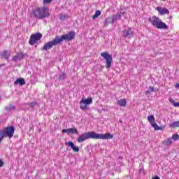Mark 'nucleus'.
<instances>
[{
    "mask_svg": "<svg viewBox=\"0 0 179 179\" xmlns=\"http://www.w3.org/2000/svg\"><path fill=\"white\" fill-rule=\"evenodd\" d=\"M24 58V55H23V53H18L17 54V55L13 57L11 61H14L15 62H16V61H20Z\"/></svg>",
    "mask_w": 179,
    "mask_h": 179,
    "instance_id": "nucleus-13",
    "label": "nucleus"
},
{
    "mask_svg": "<svg viewBox=\"0 0 179 179\" xmlns=\"http://www.w3.org/2000/svg\"><path fill=\"white\" fill-rule=\"evenodd\" d=\"M172 139H174V141H178L179 139V135L178 134H175L172 136Z\"/></svg>",
    "mask_w": 179,
    "mask_h": 179,
    "instance_id": "nucleus-29",
    "label": "nucleus"
},
{
    "mask_svg": "<svg viewBox=\"0 0 179 179\" xmlns=\"http://www.w3.org/2000/svg\"><path fill=\"white\" fill-rule=\"evenodd\" d=\"M113 138H114V136L110 133L100 134L94 131H89L80 135L77 141L78 143H82V142H85V141H87V139H113Z\"/></svg>",
    "mask_w": 179,
    "mask_h": 179,
    "instance_id": "nucleus-1",
    "label": "nucleus"
},
{
    "mask_svg": "<svg viewBox=\"0 0 179 179\" xmlns=\"http://www.w3.org/2000/svg\"><path fill=\"white\" fill-rule=\"evenodd\" d=\"M149 22L151 23L154 27L159 29L160 30H169V26L166 23L163 22L160 18L152 16L148 19Z\"/></svg>",
    "mask_w": 179,
    "mask_h": 179,
    "instance_id": "nucleus-3",
    "label": "nucleus"
},
{
    "mask_svg": "<svg viewBox=\"0 0 179 179\" xmlns=\"http://www.w3.org/2000/svg\"><path fill=\"white\" fill-rule=\"evenodd\" d=\"M14 134L15 127L13 126H10L7 128H4L0 131V136H2V138H5V136L8 138H13Z\"/></svg>",
    "mask_w": 179,
    "mask_h": 179,
    "instance_id": "nucleus-5",
    "label": "nucleus"
},
{
    "mask_svg": "<svg viewBox=\"0 0 179 179\" xmlns=\"http://www.w3.org/2000/svg\"><path fill=\"white\" fill-rule=\"evenodd\" d=\"M148 120L152 128L155 129V131L162 130V127H159V125H157V123L155 122V116H153V115L148 116Z\"/></svg>",
    "mask_w": 179,
    "mask_h": 179,
    "instance_id": "nucleus-9",
    "label": "nucleus"
},
{
    "mask_svg": "<svg viewBox=\"0 0 179 179\" xmlns=\"http://www.w3.org/2000/svg\"><path fill=\"white\" fill-rule=\"evenodd\" d=\"M115 22V17L113 15L112 17H108L105 21V26H108L110 24V23H112V24H114V22Z\"/></svg>",
    "mask_w": 179,
    "mask_h": 179,
    "instance_id": "nucleus-14",
    "label": "nucleus"
},
{
    "mask_svg": "<svg viewBox=\"0 0 179 179\" xmlns=\"http://www.w3.org/2000/svg\"><path fill=\"white\" fill-rule=\"evenodd\" d=\"M51 2H52V0H43V3L45 4H48V3H51Z\"/></svg>",
    "mask_w": 179,
    "mask_h": 179,
    "instance_id": "nucleus-31",
    "label": "nucleus"
},
{
    "mask_svg": "<svg viewBox=\"0 0 179 179\" xmlns=\"http://www.w3.org/2000/svg\"><path fill=\"white\" fill-rule=\"evenodd\" d=\"M0 55L4 58V59H6V61H9V55H10V53H8V50H3L0 52Z\"/></svg>",
    "mask_w": 179,
    "mask_h": 179,
    "instance_id": "nucleus-15",
    "label": "nucleus"
},
{
    "mask_svg": "<svg viewBox=\"0 0 179 179\" xmlns=\"http://www.w3.org/2000/svg\"><path fill=\"white\" fill-rule=\"evenodd\" d=\"M65 145L66 146H69V148H71L73 152H79V147L75 146V143H73V142L72 141L66 142Z\"/></svg>",
    "mask_w": 179,
    "mask_h": 179,
    "instance_id": "nucleus-12",
    "label": "nucleus"
},
{
    "mask_svg": "<svg viewBox=\"0 0 179 179\" xmlns=\"http://www.w3.org/2000/svg\"><path fill=\"white\" fill-rule=\"evenodd\" d=\"M157 10L159 12V15H169L170 13V11L166 8L162 7H157Z\"/></svg>",
    "mask_w": 179,
    "mask_h": 179,
    "instance_id": "nucleus-11",
    "label": "nucleus"
},
{
    "mask_svg": "<svg viewBox=\"0 0 179 179\" xmlns=\"http://www.w3.org/2000/svg\"><path fill=\"white\" fill-rule=\"evenodd\" d=\"M152 179H160V178H159V176H157L152 178Z\"/></svg>",
    "mask_w": 179,
    "mask_h": 179,
    "instance_id": "nucleus-35",
    "label": "nucleus"
},
{
    "mask_svg": "<svg viewBox=\"0 0 179 179\" xmlns=\"http://www.w3.org/2000/svg\"><path fill=\"white\" fill-rule=\"evenodd\" d=\"M3 166V162H2V159H0V167H2Z\"/></svg>",
    "mask_w": 179,
    "mask_h": 179,
    "instance_id": "nucleus-34",
    "label": "nucleus"
},
{
    "mask_svg": "<svg viewBox=\"0 0 179 179\" xmlns=\"http://www.w3.org/2000/svg\"><path fill=\"white\" fill-rule=\"evenodd\" d=\"M122 36L124 38H131L134 37V31L132 30V28H129L123 31Z\"/></svg>",
    "mask_w": 179,
    "mask_h": 179,
    "instance_id": "nucleus-10",
    "label": "nucleus"
},
{
    "mask_svg": "<svg viewBox=\"0 0 179 179\" xmlns=\"http://www.w3.org/2000/svg\"><path fill=\"white\" fill-rule=\"evenodd\" d=\"M0 99H1V96H0Z\"/></svg>",
    "mask_w": 179,
    "mask_h": 179,
    "instance_id": "nucleus-38",
    "label": "nucleus"
},
{
    "mask_svg": "<svg viewBox=\"0 0 179 179\" xmlns=\"http://www.w3.org/2000/svg\"><path fill=\"white\" fill-rule=\"evenodd\" d=\"M66 78V73H62L59 76V80H65V78Z\"/></svg>",
    "mask_w": 179,
    "mask_h": 179,
    "instance_id": "nucleus-26",
    "label": "nucleus"
},
{
    "mask_svg": "<svg viewBox=\"0 0 179 179\" xmlns=\"http://www.w3.org/2000/svg\"><path fill=\"white\" fill-rule=\"evenodd\" d=\"M100 15H101V11L100 10H96L95 12V14L92 16V18L94 19H97V17H99V16H100Z\"/></svg>",
    "mask_w": 179,
    "mask_h": 179,
    "instance_id": "nucleus-25",
    "label": "nucleus"
},
{
    "mask_svg": "<svg viewBox=\"0 0 179 179\" xmlns=\"http://www.w3.org/2000/svg\"><path fill=\"white\" fill-rule=\"evenodd\" d=\"M79 131H78V129L76 128H70L69 129V134H72V135H75L76 134H78Z\"/></svg>",
    "mask_w": 179,
    "mask_h": 179,
    "instance_id": "nucleus-20",
    "label": "nucleus"
},
{
    "mask_svg": "<svg viewBox=\"0 0 179 179\" xmlns=\"http://www.w3.org/2000/svg\"><path fill=\"white\" fill-rule=\"evenodd\" d=\"M62 132H63V134H68V135H69V129H64L63 130H62Z\"/></svg>",
    "mask_w": 179,
    "mask_h": 179,
    "instance_id": "nucleus-32",
    "label": "nucleus"
},
{
    "mask_svg": "<svg viewBox=\"0 0 179 179\" xmlns=\"http://www.w3.org/2000/svg\"><path fill=\"white\" fill-rule=\"evenodd\" d=\"M171 143H173V138H169L167 140H166L165 141H164V145H166V146H170V145H171Z\"/></svg>",
    "mask_w": 179,
    "mask_h": 179,
    "instance_id": "nucleus-23",
    "label": "nucleus"
},
{
    "mask_svg": "<svg viewBox=\"0 0 179 179\" xmlns=\"http://www.w3.org/2000/svg\"><path fill=\"white\" fill-rule=\"evenodd\" d=\"M37 105H38L37 102H31V103H27V106L31 107V108H34V107H36V106Z\"/></svg>",
    "mask_w": 179,
    "mask_h": 179,
    "instance_id": "nucleus-27",
    "label": "nucleus"
},
{
    "mask_svg": "<svg viewBox=\"0 0 179 179\" xmlns=\"http://www.w3.org/2000/svg\"><path fill=\"white\" fill-rule=\"evenodd\" d=\"M3 138L4 137H2V136H1V137H0V142H1V141H2V139H3Z\"/></svg>",
    "mask_w": 179,
    "mask_h": 179,
    "instance_id": "nucleus-36",
    "label": "nucleus"
},
{
    "mask_svg": "<svg viewBox=\"0 0 179 179\" xmlns=\"http://www.w3.org/2000/svg\"><path fill=\"white\" fill-rule=\"evenodd\" d=\"M82 100L87 106L93 103L92 98H87V99L85 98H82Z\"/></svg>",
    "mask_w": 179,
    "mask_h": 179,
    "instance_id": "nucleus-18",
    "label": "nucleus"
},
{
    "mask_svg": "<svg viewBox=\"0 0 179 179\" xmlns=\"http://www.w3.org/2000/svg\"><path fill=\"white\" fill-rule=\"evenodd\" d=\"M14 85H20V86H24V85H26V80H24V78H17L14 82Z\"/></svg>",
    "mask_w": 179,
    "mask_h": 179,
    "instance_id": "nucleus-16",
    "label": "nucleus"
},
{
    "mask_svg": "<svg viewBox=\"0 0 179 179\" xmlns=\"http://www.w3.org/2000/svg\"><path fill=\"white\" fill-rule=\"evenodd\" d=\"M76 34L74 31H70L68 34L62 35V36H57L56 38H57V41L59 44L62 43V41H72L75 38Z\"/></svg>",
    "mask_w": 179,
    "mask_h": 179,
    "instance_id": "nucleus-4",
    "label": "nucleus"
},
{
    "mask_svg": "<svg viewBox=\"0 0 179 179\" xmlns=\"http://www.w3.org/2000/svg\"><path fill=\"white\" fill-rule=\"evenodd\" d=\"M101 57H103L106 59V69H110L111 68V64H113V56L108 54V52H105L101 53Z\"/></svg>",
    "mask_w": 179,
    "mask_h": 179,
    "instance_id": "nucleus-6",
    "label": "nucleus"
},
{
    "mask_svg": "<svg viewBox=\"0 0 179 179\" xmlns=\"http://www.w3.org/2000/svg\"><path fill=\"white\" fill-rule=\"evenodd\" d=\"M169 103L173 104V106H174V107H179V102H176L174 101V99H173V98H169Z\"/></svg>",
    "mask_w": 179,
    "mask_h": 179,
    "instance_id": "nucleus-22",
    "label": "nucleus"
},
{
    "mask_svg": "<svg viewBox=\"0 0 179 179\" xmlns=\"http://www.w3.org/2000/svg\"><path fill=\"white\" fill-rule=\"evenodd\" d=\"M170 128H179V121L173 122L169 124Z\"/></svg>",
    "mask_w": 179,
    "mask_h": 179,
    "instance_id": "nucleus-19",
    "label": "nucleus"
},
{
    "mask_svg": "<svg viewBox=\"0 0 179 179\" xmlns=\"http://www.w3.org/2000/svg\"><path fill=\"white\" fill-rule=\"evenodd\" d=\"M152 92H155V87H149L148 90L145 92V94H150L152 93Z\"/></svg>",
    "mask_w": 179,
    "mask_h": 179,
    "instance_id": "nucleus-24",
    "label": "nucleus"
},
{
    "mask_svg": "<svg viewBox=\"0 0 179 179\" xmlns=\"http://www.w3.org/2000/svg\"><path fill=\"white\" fill-rule=\"evenodd\" d=\"M57 44H59V42H58V39L57 38V36H56L53 41L45 43L43 48V50H44L45 51H48V50H50V48H52L54 45H57Z\"/></svg>",
    "mask_w": 179,
    "mask_h": 179,
    "instance_id": "nucleus-8",
    "label": "nucleus"
},
{
    "mask_svg": "<svg viewBox=\"0 0 179 179\" xmlns=\"http://www.w3.org/2000/svg\"><path fill=\"white\" fill-rule=\"evenodd\" d=\"M16 107L15 106H10L8 108H6V110L7 111H10L12 110H15Z\"/></svg>",
    "mask_w": 179,
    "mask_h": 179,
    "instance_id": "nucleus-30",
    "label": "nucleus"
},
{
    "mask_svg": "<svg viewBox=\"0 0 179 179\" xmlns=\"http://www.w3.org/2000/svg\"><path fill=\"white\" fill-rule=\"evenodd\" d=\"M122 16V13H119L116 15H113V17H115V20H118V19H121V17Z\"/></svg>",
    "mask_w": 179,
    "mask_h": 179,
    "instance_id": "nucleus-28",
    "label": "nucleus"
},
{
    "mask_svg": "<svg viewBox=\"0 0 179 179\" xmlns=\"http://www.w3.org/2000/svg\"><path fill=\"white\" fill-rule=\"evenodd\" d=\"M33 15L39 20L50 17V8L47 7H37L33 10Z\"/></svg>",
    "mask_w": 179,
    "mask_h": 179,
    "instance_id": "nucleus-2",
    "label": "nucleus"
},
{
    "mask_svg": "<svg viewBox=\"0 0 179 179\" xmlns=\"http://www.w3.org/2000/svg\"><path fill=\"white\" fill-rule=\"evenodd\" d=\"M42 38H43V34L41 33H36V34H32L30 37L29 43L30 45H34V44H36V43H37V41H38L39 40H41Z\"/></svg>",
    "mask_w": 179,
    "mask_h": 179,
    "instance_id": "nucleus-7",
    "label": "nucleus"
},
{
    "mask_svg": "<svg viewBox=\"0 0 179 179\" xmlns=\"http://www.w3.org/2000/svg\"><path fill=\"white\" fill-rule=\"evenodd\" d=\"M120 122H122V121L120 120Z\"/></svg>",
    "mask_w": 179,
    "mask_h": 179,
    "instance_id": "nucleus-37",
    "label": "nucleus"
},
{
    "mask_svg": "<svg viewBox=\"0 0 179 179\" xmlns=\"http://www.w3.org/2000/svg\"><path fill=\"white\" fill-rule=\"evenodd\" d=\"M117 104L120 107H125L127 106V99H120L117 101Z\"/></svg>",
    "mask_w": 179,
    "mask_h": 179,
    "instance_id": "nucleus-17",
    "label": "nucleus"
},
{
    "mask_svg": "<svg viewBox=\"0 0 179 179\" xmlns=\"http://www.w3.org/2000/svg\"><path fill=\"white\" fill-rule=\"evenodd\" d=\"M80 108L81 110H87V105H86L85 103V102L83 101V99H81L80 102Z\"/></svg>",
    "mask_w": 179,
    "mask_h": 179,
    "instance_id": "nucleus-21",
    "label": "nucleus"
},
{
    "mask_svg": "<svg viewBox=\"0 0 179 179\" xmlns=\"http://www.w3.org/2000/svg\"><path fill=\"white\" fill-rule=\"evenodd\" d=\"M65 17H66V15H62L60 16L61 20H64V19H65Z\"/></svg>",
    "mask_w": 179,
    "mask_h": 179,
    "instance_id": "nucleus-33",
    "label": "nucleus"
}]
</instances>
